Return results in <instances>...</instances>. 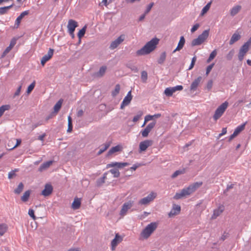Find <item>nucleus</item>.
<instances>
[{"mask_svg": "<svg viewBox=\"0 0 251 251\" xmlns=\"http://www.w3.org/2000/svg\"><path fill=\"white\" fill-rule=\"evenodd\" d=\"M16 144L13 146V147L10 148L9 149L10 150H12L14 148H15L16 147H17V146H18L19 145H20V144L21 143V139H16Z\"/></svg>", "mask_w": 251, "mask_h": 251, "instance_id": "61", "label": "nucleus"}, {"mask_svg": "<svg viewBox=\"0 0 251 251\" xmlns=\"http://www.w3.org/2000/svg\"><path fill=\"white\" fill-rule=\"evenodd\" d=\"M73 129V125L72 124H68V127L67 129V131L68 132H71Z\"/></svg>", "mask_w": 251, "mask_h": 251, "instance_id": "64", "label": "nucleus"}, {"mask_svg": "<svg viewBox=\"0 0 251 251\" xmlns=\"http://www.w3.org/2000/svg\"><path fill=\"white\" fill-rule=\"evenodd\" d=\"M225 210V206L223 204L220 205L217 208L214 209L211 219L212 220L216 219L220 216Z\"/></svg>", "mask_w": 251, "mask_h": 251, "instance_id": "10", "label": "nucleus"}, {"mask_svg": "<svg viewBox=\"0 0 251 251\" xmlns=\"http://www.w3.org/2000/svg\"><path fill=\"white\" fill-rule=\"evenodd\" d=\"M202 79L201 76H199L196 79H195L192 83L190 86V90L192 91H195L196 90L197 87L200 84L201 80Z\"/></svg>", "mask_w": 251, "mask_h": 251, "instance_id": "19", "label": "nucleus"}, {"mask_svg": "<svg viewBox=\"0 0 251 251\" xmlns=\"http://www.w3.org/2000/svg\"><path fill=\"white\" fill-rule=\"evenodd\" d=\"M63 102V100H59L55 104L53 107L54 112L55 114H57L59 110L60 109Z\"/></svg>", "mask_w": 251, "mask_h": 251, "instance_id": "26", "label": "nucleus"}, {"mask_svg": "<svg viewBox=\"0 0 251 251\" xmlns=\"http://www.w3.org/2000/svg\"><path fill=\"white\" fill-rule=\"evenodd\" d=\"M29 13L28 11H25L21 13V14L17 17L15 21V25L18 28L21 23L22 19L26 15H27Z\"/></svg>", "mask_w": 251, "mask_h": 251, "instance_id": "21", "label": "nucleus"}, {"mask_svg": "<svg viewBox=\"0 0 251 251\" xmlns=\"http://www.w3.org/2000/svg\"><path fill=\"white\" fill-rule=\"evenodd\" d=\"M28 214L34 220H36V218L34 215V211L33 209H29Z\"/></svg>", "mask_w": 251, "mask_h": 251, "instance_id": "50", "label": "nucleus"}, {"mask_svg": "<svg viewBox=\"0 0 251 251\" xmlns=\"http://www.w3.org/2000/svg\"><path fill=\"white\" fill-rule=\"evenodd\" d=\"M86 29V25H85L81 29H80L77 34L78 37L80 39L85 34Z\"/></svg>", "mask_w": 251, "mask_h": 251, "instance_id": "40", "label": "nucleus"}, {"mask_svg": "<svg viewBox=\"0 0 251 251\" xmlns=\"http://www.w3.org/2000/svg\"><path fill=\"white\" fill-rule=\"evenodd\" d=\"M211 2H209L202 8L201 12V15H203L209 10L211 6Z\"/></svg>", "mask_w": 251, "mask_h": 251, "instance_id": "38", "label": "nucleus"}, {"mask_svg": "<svg viewBox=\"0 0 251 251\" xmlns=\"http://www.w3.org/2000/svg\"><path fill=\"white\" fill-rule=\"evenodd\" d=\"M111 143L110 142H106L105 144H104L101 148L100 149L99 152H98V155L101 154L102 153H103L104 151H105L110 146Z\"/></svg>", "mask_w": 251, "mask_h": 251, "instance_id": "29", "label": "nucleus"}, {"mask_svg": "<svg viewBox=\"0 0 251 251\" xmlns=\"http://www.w3.org/2000/svg\"><path fill=\"white\" fill-rule=\"evenodd\" d=\"M234 54V50H231L226 55V58L228 60H230L232 59Z\"/></svg>", "mask_w": 251, "mask_h": 251, "instance_id": "48", "label": "nucleus"}, {"mask_svg": "<svg viewBox=\"0 0 251 251\" xmlns=\"http://www.w3.org/2000/svg\"><path fill=\"white\" fill-rule=\"evenodd\" d=\"M122 147L121 145H117L115 147H112L108 152V155H111L115 152L121 151Z\"/></svg>", "mask_w": 251, "mask_h": 251, "instance_id": "24", "label": "nucleus"}, {"mask_svg": "<svg viewBox=\"0 0 251 251\" xmlns=\"http://www.w3.org/2000/svg\"><path fill=\"white\" fill-rule=\"evenodd\" d=\"M120 90V85L119 84H117L115 87L114 90L112 92V95L113 96H116L118 94H119Z\"/></svg>", "mask_w": 251, "mask_h": 251, "instance_id": "41", "label": "nucleus"}, {"mask_svg": "<svg viewBox=\"0 0 251 251\" xmlns=\"http://www.w3.org/2000/svg\"><path fill=\"white\" fill-rule=\"evenodd\" d=\"M246 124L247 122H245L243 124L238 126L235 129L233 133L229 136L228 141H231L233 139L236 137L242 131H243L245 129Z\"/></svg>", "mask_w": 251, "mask_h": 251, "instance_id": "11", "label": "nucleus"}, {"mask_svg": "<svg viewBox=\"0 0 251 251\" xmlns=\"http://www.w3.org/2000/svg\"><path fill=\"white\" fill-rule=\"evenodd\" d=\"M212 85H213V81L212 80H210L209 81H208V82H207V88L208 89V90H210L212 87Z\"/></svg>", "mask_w": 251, "mask_h": 251, "instance_id": "59", "label": "nucleus"}, {"mask_svg": "<svg viewBox=\"0 0 251 251\" xmlns=\"http://www.w3.org/2000/svg\"><path fill=\"white\" fill-rule=\"evenodd\" d=\"M241 38V35L240 34V33L238 31H236L235 32L232 36L230 41H229V44L232 45L234 44L235 42L239 40Z\"/></svg>", "mask_w": 251, "mask_h": 251, "instance_id": "23", "label": "nucleus"}, {"mask_svg": "<svg viewBox=\"0 0 251 251\" xmlns=\"http://www.w3.org/2000/svg\"><path fill=\"white\" fill-rule=\"evenodd\" d=\"M123 240V237L116 233L115 238L112 240L111 242V249L112 251H115L117 246L120 244Z\"/></svg>", "mask_w": 251, "mask_h": 251, "instance_id": "9", "label": "nucleus"}, {"mask_svg": "<svg viewBox=\"0 0 251 251\" xmlns=\"http://www.w3.org/2000/svg\"><path fill=\"white\" fill-rule=\"evenodd\" d=\"M154 4V3L153 2H151V3L147 7V9L145 11V14H148L150 11V10H151V8L152 7L153 5Z\"/></svg>", "mask_w": 251, "mask_h": 251, "instance_id": "55", "label": "nucleus"}, {"mask_svg": "<svg viewBox=\"0 0 251 251\" xmlns=\"http://www.w3.org/2000/svg\"><path fill=\"white\" fill-rule=\"evenodd\" d=\"M110 172L115 177H118L120 176V172L117 169H112L110 170Z\"/></svg>", "mask_w": 251, "mask_h": 251, "instance_id": "43", "label": "nucleus"}, {"mask_svg": "<svg viewBox=\"0 0 251 251\" xmlns=\"http://www.w3.org/2000/svg\"><path fill=\"white\" fill-rule=\"evenodd\" d=\"M132 100V96L131 94V91L128 92L127 95L124 98L123 101H122L121 108L123 109L125 106L127 105Z\"/></svg>", "mask_w": 251, "mask_h": 251, "instance_id": "18", "label": "nucleus"}, {"mask_svg": "<svg viewBox=\"0 0 251 251\" xmlns=\"http://www.w3.org/2000/svg\"><path fill=\"white\" fill-rule=\"evenodd\" d=\"M181 208L179 205L174 204L171 211L169 213L168 216L170 218L178 215L180 212Z\"/></svg>", "mask_w": 251, "mask_h": 251, "instance_id": "17", "label": "nucleus"}, {"mask_svg": "<svg viewBox=\"0 0 251 251\" xmlns=\"http://www.w3.org/2000/svg\"><path fill=\"white\" fill-rule=\"evenodd\" d=\"M52 190V186L50 184H47L44 189L42 191V195L44 196H48L51 194Z\"/></svg>", "mask_w": 251, "mask_h": 251, "instance_id": "20", "label": "nucleus"}, {"mask_svg": "<svg viewBox=\"0 0 251 251\" xmlns=\"http://www.w3.org/2000/svg\"><path fill=\"white\" fill-rule=\"evenodd\" d=\"M226 132H227L226 128V127L223 128L222 129V133L219 135V137H220L222 136L223 135L226 134Z\"/></svg>", "mask_w": 251, "mask_h": 251, "instance_id": "62", "label": "nucleus"}, {"mask_svg": "<svg viewBox=\"0 0 251 251\" xmlns=\"http://www.w3.org/2000/svg\"><path fill=\"white\" fill-rule=\"evenodd\" d=\"M52 164V161H49L44 163L42 164L39 168V170L40 172L43 171L48 168Z\"/></svg>", "mask_w": 251, "mask_h": 251, "instance_id": "28", "label": "nucleus"}, {"mask_svg": "<svg viewBox=\"0 0 251 251\" xmlns=\"http://www.w3.org/2000/svg\"><path fill=\"white\" fill-rule=\"evenodd\" d=\"M139 166H140V164H134L130 168V170L132 171H135Z\"/></svg>", "mask_w": 251, "mask_h": 251, "instance_id": "63", "label": "nucleus"}, {"mask_svg": "<svg viewBox=\"0 0 251 251\" xmlns=\"http://www.w3.org/2000/svg\"><path fill=\"white\" fill-rule=\"evenodd\" d=\"M152 119H152V115H148L146 116L145 117V119H144V122L143 125L142 126V127L144 126L148 122H149Z\"/></svg>", "mask_w": 251, "mask_h": 251, "instance_id": "44", "label": "nucleus"}, {"mask_svg": "<svg viewBox=\"0 0 251 251\" xmlns=\"http://www.w3.org/2000/svg\"><path fill=\"white\" fill-rule=\"evenodd\" d=\"M202 182H197L190 185L188 187L182 189L180 192L176 193L174 196L176 200L180 199L183 197L189 196L195 192L196 190L201 186Z\"/></svg>", "mask_w": 251, "mask_h": 251, "instance_id": "1", "label": "nucleus"}, {"mask_svg": "<svg viewBox=\"0 0 251 251\" xmlns=\"http://www.w3.org/2000/svg\"><path fill=\"white\" fill-rule=\"evenodd\" d=\"M10 106L9 105H4L0 107V116L1 117L3 113L6 111L9 110Z\"/></svg>", "mask_w": 251, "mask_h": 251, "instance_id": "39", "label": "nucleus"}, {"mask_svg": "<svg viewBox=\"0 0 251 251\" xmlns=\"http://www.w3.org/2000/svg\"><path fill=\"white\" fill-rule=\"evenodd\" d=\"M241 6L240 5H236L232 7L230 10V14L231 16H234L237 14L241 10Z\"/></svg>", "mask_w": 251, "mask_h": 251, "instance_id": "30", "label": "nucleus"}, {"mask_svg": "<svg viewBox=\"0 0 251 251\" xmlns=\"http://www.w3.org/2000/svg\"><path fill=\"white\" fill-rule=\"evenodd\" d=\"M106 166L107 168L114 167L119 168V162H112L107 164Z\"/></svg>", "mask_w": 251, "mask_h": 251, "instance_id": "51", "label": "nucleus"}, {"mask_svg": "<svg viewBox=\"0 0 251 251\" xmlns=\"http://www.w3.org/2000/svg\"><path fill=\"white\" fill-rule=\"evenodd\" d=\"M156 124L155 122H152L149 124L144 129L141 130L140 131V133L142 135V136L144 138L147 137L150 133V132L152 130V129L154 128Z\"/></svg>", "mask_w": 251, "mask_h": 251, "instance_id": "8", "label": "nucleus"}, {"mask_svg": "<svg viewBox=\"0 0 251 251\" xmlns=\"http://www.w3.org/2000/svg\"><path fill=\"white\" fill-rule=\"evenodd\" d=\"M148 78V74L147 72L143 71L141 73V79L144 82H145Z\"/></svg>", "mask_w": 251, "mask_h": 251, "instance_id": "45", "label": "nucleus"}, {"mask_svg": "<svg viewBox=\"0 0 251 251\" xmlns=\"http://www.w3.org/2000/svg\"><path fill=\"white\" fill-rule=\"evenodd\" d=\"M209 32V29L205 30L201 34L199 35L197 38L193 40L191 42L192 46H198L202 44L208 38Z\"/></svg>", "mask_w": 251, "mask_h": 251, "instance_id": "4", "label": "nucleus"}, {"mask_svg": "<svg viewBox=\"0 0 251 251\" xmlns=\"http://www.w3.org/2000/svg\"><path fill=\"white\" fill-rule=\"evenodd\" d=\"M53 49H50L48 53L43 56L41 60V63L43 66H44L45 63L51 59L53 56Z\"/></svg>", "mask_w": 251, "mask_h": 251, "instance_id": "14", "label": "nucleus"}, {"mask_svg": "<svg viewBox=\"0 0 251 251\" xmlns=\"http://www.w3.org/2000/svg\"><path fill=\"white\" fill-rule=\"evenodd\" d=\"M153 141L151 140H145L141 142L139 145V152L140 153L145 151L147 149L152 145Z\"/></svg>", "mask_w": 251, "mask_h": 251, "instance_id": "7", "label": "nucleus"}, {"mask_svg": "<svg viewBox=\"0 0 251 251\" xmlns=\"http://www.w3.org/2000/svg\"><path fill=\"white\" fill-rule=\"evenodd\" d=\"M30 195V191L29 190L26 191L21 197V200L23 202H26L28 201Z\"/></svg>", "mask_w": 251, "mask_h": 251, "instance_id": "33", "label": "nucleus"}, {"mask_svg": "<svg viewBox=\"0 0 251 251\" xmlns=\"http://www.w3.org/2000/svg\"><path fill=\"white\" fill-rule=\"evenodd\" d=\"M214 65V64H212L210 65H209L207 68H206V75H207L211 71L212 69L213 68V66Z\"/></svg>", "mask_w": 251, "mask_h": 251, "instance_id": "53", "label": "nucleus"}, {"mask_svg": "<svg viewBox=\"0 0 251 251\" xmlns=\"http://www.w3.org/2000/svg\"><path fill=\"white\" fill-rule=\"evenodd\" d=\"M166 52H162L160 54V57L158 59V61H157L158 63L160 64H163L166 59Z\"/></svg>", "mask_w": 251, "mask_h": 251, "instance_id": "34", "label": "nucleus"}, {"mask_svg": "<svg viewBox=\"0 0 251 251\" xmlns=\"http://www.w3.org/2000/svg\"><path fill=\"white\" fill-rule=\"evenodd\" d=\"M19 171L18 169H15L8 173V178L11 179L16 176L15 173Z\"/></svg>", "mask_w": 251, "mask_h": 251, "instance_id": "46", "label": "nucleus"}, {"mask_svg": "<svg viewBox=\"0 0 251 251\" xmlns=\"http://www.w3.org/2000/svg\"><path fill=\"white\" fill-rule=\"evenodd\" d=\"M216 55H217V51L216 50H214L210 53L208 59L207 60V63L210 62L215 57Z\"/></svg>", "mask_w": 251, "mask_h": 251, "instance_id": "37", "label": "nucleus"}, {"mask_svg": "<svg viewBox=\"0 0 251 251\" xmlns=\"http://www.w3.org/2000/svg\"><path fill=\"white\" fill-rule=\"evenodd\" d=\"M78 26L77 22L73 19H70L68 21L67 25L68 30L70 35H73L75 29Z\"/></svg>", "mask_w": 251, "mask_h": 251, "instance_id": "12", "label": "nucleus"}, {"mask_svg": "<svg viewBox=\"0 0 251 251\" xmlns=\"http://www.w3.org/2000/svg\"><path fill=\"white\" fill-rule=\"evenodd\" d=\"M185 172V170L184 169L181 170H177L176 172H175L172 175V177L173 178H175L179 175L184 174Z\"/></svg>", "mask_w": 251, "mask_h": 251, "instance_id": "42", "label": "nucleus"}, {"mask_svg": "<svg viewBox=\"0 0 251 251\" xmlns=\"http://www.w3.org/2000/svg\"><path fill=\"white\" fill-rule=\"evenodd\" d=\"M175 92L174 87L167 88L164 91V94L168 97L172 96Z\"/></svg>", "mask_w": 251, "mask_h": 251, "instance_id": "31", "label": "nucleus"}, {"mask_svg": "<svg viewBox=\"0 0 251 251\" xmlns=\"http://www.w3.org/2000/svg\"><path fill=\"white\" fill-rule=\"evenodd\" d=\"M81 205V199L79 198H75L72 205L73 209H78Z\"/></svg>", "mask_w": 251, "mask_h": 251, "instance_id": "25", "label": "nucleus"}, {"mask_svg": "<svg viewBox=\"0 0 251 251\" xmlns=\"http://www.w3.org/2000/svg\"><path fill=\"white\" fill-rule=\"evenodd\" d=\"M7 226L5 224H0V235H3L7 231Z\"/></svg>", "mask_w": 251, "mask_h": 251, "instance_id": "36", "label": "nucleus"}, {"mask_svg": "<svg viewBox=\"0 0 251 251\" xmlns=\"http://www.w3.org/2000/svg\"><path fill=\"white\" fill-rule=\"evenodd\" d=\"M133 204V201H129L125 202L120 211V214L122 216H124L126 215L127 211L132 206Z\"/></svg>", "mask_w": 251, "mask_h": 251, "instance_id": "13", "label": "nucleus"}, {"mask_svg": "<svg viewBox=\"0 0 251 251\" xmlns=\"http://www.w3.org/2000/svg\"><path fill=\"white\" fill-rule=\"evenodd\" d=\"M11 49L9 48L8 47L6 48V49L4 50L1 55V58H3L10 50Z\"/></svg>", "mask_w": 251, "mask_h": 251, "instance_id": "54", "label": "nucleus"}, {"mask_svg": "<svg viewBox=\"0 0 251 251\" xmlns=\"http://www.w3.org/2000/svg\"><path fill=\"white\" fill-rule=\"evenodd\" d=\"M196 60H197L196 56H194L193 57V58L192 59L191 63L189 68V70H191L194 67V66L196 61Z\"/></svg>", "mask_w": 251, "mask_h": 251, "instance_id": "52", "label": "nucleus"}, {"mask_svg": "<svg viewBox=\"0 0 251 251\" xmlns=\"http://www.w3.org/2000/svg\"><path fill=\"white\" fill-rule=\"evenodd\" d=\"M125 40V35H121L117 39L113 41L110 44V48L111 50L116 49Z\"/></svg>", "mask_w": 251, "mask_h": 251, "instance_id": "15", "label": "nucleus"}, {"mask_svg": "<svg viewBox=\"0 0 251 251\" xmlns=\"http://www.w3.org/2000/svg\"><path fill=\"white\" fill-rule=\"evenodd\" d=\"M173 87L175 90V92H176V91H181L183 89V87L181 85H177Z\"/></svg>", "mask_w": 251, "mask_h": 251, "instance_id": "60", "label": "nucleus"}, {"mask_svg": "<svg viewBox=\"0 0 251 251\" xmlns=\"http://www.w3.org/2000/svg\"><path fill=\"white\" fill-rule=\"evenodd\" d=\"M13 6V4L8 6H4L3 7H0V15H3L7 13L9 9L12 8Z\"/></svg>", "mask_w": 251, "mask_h": 251, "instance_id": "32", "label": "nucleus"}, {"mask_svg": "<svg viewBox=\"0 0 251 251\" xmlns=\"http://www.w3.org/2000/svg\"><path fill=\"white\" fill-rule=\"evenodd\" d=\"M24 189V184L21 182L18 186V187L14 190V193L17 194H20Z\"/></svg>", "mask_w": 251, "mask_h": 251, "instance_id": "35", "label": "nucleus"}, {"mask_svg": "<svg viewBox=\"0 0 251 251\" xmlns=\"http://www.w3.org/2000/svg\"><path fill=\"white\" fill-rule=\"evenodd\" d=\"M35 85V82L34 81L31 84H30L27 89V93L29 94L33 90Z\"/></svg>", "mask_w": 251, "mask_h": 251, "instance_id": "47", "label": "nucleus"}, {"mask_svg": "<svg viewBox=\"0 0 251 251\" xmlns=\"http://www.w3.org/2000/svg\"><path fill=\"white\" fill-rule=\"evenodd\" d=\"M228 105V102L225 101L217 108L213 115V119L215 121H217L223 115L227 109Z\"/></svg>", "mask_w": 251, "mask_h": 251, "instance_id": "5", "label": "nucleus"}, {"mask_svg": "<svg viewBox=\"0 0 251 251\" xmlns=\"http://www.w3.org/2000/svg\"><path fill=\"white\" fill-rule=\"evenodd\" d=\"M157 227V224L152 222L149 224L142 231L141 235L145 239H147L153 233Z\"/></svg>", "mask_w": 251, "mask_h": 251, "instance_id": "3", "label": "nucleus"}, {"mask_svg": "<svg viewBox=\"0 0 251 251\" xmlns=\"http://www.w3.org/2000/svg\"><path fill=\"white\" fill-rule=\"evenodd\" d=\"M158 42L159 40L157 38H153L148 42L142 48L136 51L137 55L140 56L149 54L156 48Z\"/></svg>", "mask_w": 251, "mask_h": 251, "instance_id": "2", "label": "nucleus"}, {"mask_svg": "<svg viewBox=\"0 0 251 251\" xmlns=\"http://www.w3.org/2000/svg\"><path fill=\"white\" fill-rule=\"evenodd\" d=\"M142 115H143L142 112H141V111L139 112V113L138 115H137L134 117V118L133 119V122H137L140 119V118H141V117L142 116Z\"/></svg>", "mask_w": 251, "mask_h": 251, "instance_id": "49", "label": "nucleus"}, {"mask_svg": "<svg viewBox=\"0 0 251 251\" xmlns=\"http://www.w3.org/2000/svg\"><path fill=\"white\" fill-rule=\"evenodd\" d=\"M249 48L250 47L245 44L241 47L238 54V58L240 61L243 59L244 56L249 50Z\"/></svg>", "mask_w": 251, "mask_h": 251, "instance_id": "16", "label": "nucleus"}, {"mask_svg": "<svg viewBox=\"0 0 251 251\" xmlns=\"http://www.w3.org/2000/svg\"><path fill=\"white\" fill-rule=\"evenodd\" d=\"M199 25L198 24H197L195 25L191 28V31L193 33L195 31H196L198 28L199 27Z\"/></svg>", "mask_w": 251, "mask_h": 251, "instance_id": "58", "label": "nucleus"}, {"mask_svg": "<svg viewBox=\"0 0 251 251\" xmlns=\"http://www.w3.org/2000/svg\"><path fill=\"white\" fill-rule=\"evenodd\" d=\"M16 43V41L15 39H12L11 42H10V45L9 46H8V47L9 48H10L11 49H12L14 46L15 45Z\"/></svg>", "mask_w": 251, "mask_h": 251, "instance_id": "56", "label": "nucleus"}, {"mask_svg": "<svg viewBox=\"0 0 251 251\" xmlns=\"http://www.w3.org/2000/svg\"><path fill=\"white\" fill-rule=\"evenodd\" d=\"M157 196V193L154 192H151L147 197L141 199L139 202V204L140 205H147L151 202Z\"/></svg>", "mask_w": 251, "mask_h": 251, "instance_id": "6", "label": "nucleus"}, {"mask_svg": "<svg viewBox=\"0 0 251 251\" xmlns=\"http://www.w3.org/2000/svg\"><path fill=\"white\" fill-rule=\"evenodd\" d=\"M106 69L107 67L105 66H102L100 68L99 71L95 74V75L99 77L102 76L104 75Z\"/></svg>", "mask_w": 251, "mask_h": 251, "instance_id": "27", "label": "nucleus"}, {"mask_svg": "<svg viewBox=\"0 0 251 251\" xmlns=\"http://www.w3.org/2000/svg\"><path fill=\"white\" fill-rule=\"evenodd\" d=\"M129 165V163L127 162L120 163L119 162V168H123L126 166H127Z\"/></svg>", "mask_w": 251, "mask_h": 251, "instance_id": "57", "label": "nucleus"}, {"mask_svg": "<svg viewBox=\"0 0 251 251\" xmlns=\"http://www.w3.org/2000/svg\"><path fill=\"white\" fill-rule=\"evenodd\" d=\"M185 40L184 37L183 36H181L177 46L176 48V49L173 51V53L176 52V51H179L180 50H181L185 44Z\"/></svg>", "mask_w": 251, "mask_h": 251, "instance_id": "22", "label": "nucleus"}]
</instances>
